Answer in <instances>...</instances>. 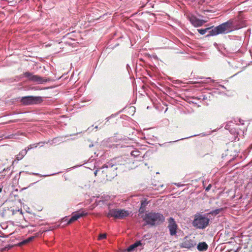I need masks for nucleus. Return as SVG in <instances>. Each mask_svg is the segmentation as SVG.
Returning a JSON list of instances; mask_svg holds the SVG:
<instances>
[{
  "instance_id": "obj_1",
  "label": "nucleus",
  "mask_w": 252,
  "mask_h": 252,
  "mask_svg": "<svg viewBox=\"0 0 252 252\" xmlns=\"http://www.w3.org/2000/svg\"><path fill=\"white\" fill-rule=\"evenodd\" d=\"M238 19H232L223 23L209 31L208 36H215L219 34L227 33L234 30L240 29L242 26L237 24Z\"/></svg>"
},
{
  "instance_id": "obj_2",
  "label": "nucleus",
  "mask_w": 252,
  "mask_h": 252,
  "mask_svg": "<svg viewBox=\"0 0 252 252\" xmlns=\"http://www.w3.org/2000/svg\"><path fill=\"white\" fill-rule=\"evenodd\" d=\"M142 217L145 224L151 226L160 224L165 220V218L162 214L153 211L146 213Z\"/></svg>"
},
{
  "instance_id": "obj_3",
  "label": "nucleus",
  "mask_w": 252,
  "mask_h": 252,
  "mask_svg": "<svg viewBox=\"0 0 252 252\" xmlns=\"http://www.w3.org/2000/svg\"><path fill=\"white\" fill-rule=\"evenodd\" d=\"M209 219L204 215H196L193 221V225L198 229H204L209 224Z\"/></svg>"
},
{
  "instance_id": "obj_4",
  "label": "nucleus",
  "mask_w": 252,
  "mask_h": 252,
  "mask_svg": "<svg viewBox=\"0 0 252 252\" xmlns=\"http://www.w3.org/2000/svg\"><path fill=\"white\" fill-rule=\"evenodd\" d=\"M129 214V212L124 209H110L106 215L108 218L113 217L118 219H124Z\"/></svg>"
},
{
  "instance_id": "obj_5",
  "label": "nucleus",
  "mask_w": 252,
  "mask_h": 252,
  "mask_svg": "<svg viewBox=\"0 0 252 252\" xmlns=\"http://www.w3.org/2000/svg\"><path fill=\"white\" fill-rule=\"evenodd\" d=\"M42 101L41 96H27L22 97L20 101L25 105H29L39 104Z\"/></svg>"
},
{
  "instance_id": "obj_6",
  "label": "nucleus",
  "mask_w": 252,
  "mask_h": 252,
  "mask_svg": "<svg viewBox=\"0 0 252 252\" xmlns=\"http://www.w3.org/2000/svg\"><path fill=\"white\" fill-rule=\"evenodd\" d=\"M23 75L25 77L27 78L28 80L35 82L37 84H43L46 82V80L43 78H42L37 75H34L33 73L30 72H24Z\"/></svg>"
},
{
  "instance_id": "obj_7",
  "label": "nucleus",
  "mask_w": 252,
  "mask_h": 252,
  "mask_svg": "<svg viewBox=\"0 0 252 252\" xmlns=\"http://www.w3.org/2000/svg\"><path fill=\"white\" fill-rule=\"evenodd\" d=\"M102 169H104L102 170L103 172H105L106 174L111 173V175L109 177L110 178H113L117 175L116 170L117 168L116 165L112 164V163L108 162L104 164L102 166Z\"/></svg>"
},
{
  "instance_id": "obj_8",
  "label": "nucleus",
  "mask_w": 252,
  "mask_h": 252,
  "mask_svg": "<svg viewBox=\"0 0 252 252\" xmlns=\"http://www.w3.org/2000/svg\"><path fill=\"white\" fill-rule=\"evenodd\" d=\"M168 222L169 224L168 225V228L170 232V234L171 236L176 235L177 234L178 225L174 220V219L173 218H170L168 220Z\"/></svg>"
},
{
  "instance_id": "obj_9",
  "label": "nucleus",
  "mask_w": 252,
  "mask_h": 252,
  "mask_svg": "<svg viewBox=\"0 0 252 252\" xmlns=\"http://www.w3.org/2000/svg\"><path fill=\"white\" fill-rule=\"evenodd\" d=\"M196 245V243L194 239H188L187 237L184 238V241L181 244V247L182 248L190 249Z\"/></svg>"
},
{
  "instance_id": "obj_10",
  "label": "nucleus",
  "mask_w": 252,
  "mask_h": 252,
  "mask_svg": "<svg viewBox=\"0 0 252 252\" xmlns=\"http://www.w3.org/2000/svg\"><path fill=\"white\" fill-rule=\"evenodd\" d=\"M189 20L190 23L194 26V27H200L203 25L206 21L203 20H200L196 18L195 16H191L189 17Z\"/></svg>"
},
{
  "instance_id": "obj_11",
  "label": "nucleus",
  "mask_w": 252,
  "mask_h": 252,
  "mask_svg": "<svg viewBox=\"0 0 252 252\" xmlns=\"http://www.w3.org/2000/svg\"><path fill=\"white\" fill-rule=\"evenodd\" d=\"M86 215H87L86 213H83V212L76 214L71 217V218L70 219V220L68 221V223H71V222L77 220L79 218L83 217V216H85Z\"/></svg>"
},
{
  "instance_id": "obj_12",
  "label": "nucleus",
  "mask_w": 252,
  "mask_h": 252,
  "mask_svg": "<svg viewBox=\"0 0 252 252\" xmlns=\"http://www.w3.org/2000/svg\"><path fill=\"white\" fill-rule=\"evenodd\" d=\"M148 204V202L146 200H142L141 202V206L139 209V213L140 214H143L145 212L146 207Z\"/></svg>"
},
{
  "instance_id": "obj_13",
  "label": "nucleus",
  "mask_w": 252,
  "mask_h": 252,
  "mask_svg": "<svg viewBox=\"0 0 252 252\" xmlns=\"http://www.w3.org/2000/svg\"><path fill=\"white\" fill-rule=\"evenodd\" d=\"M208 245L207 244L203 242L199 243L197 246V249L199 251H205L208 249Z\"/></svg>"
},
{
  "instance_id": "obj_14",
  "label": "nucleus",
  "mask_w": 252,
  "mask_h": 252,
  "mask_svg": "<svg viewBox=\"0 0 252 252\" xmlns=\"http://www.w3.org/2000/svg\"><path fill=\"white\" fill-rule=\"evenodd\" d=\"M141 245V243L140 241H138L134 243V244L131 245L127 248V251L128 252H131L134 250V249L137 248L138 246Z\"/></svg>"
},
{
  "instance_id": "obj_15",
  "label": "nucleus",
  "mask_w": 252,
  "mask_h": 252,
  "mask_svg": "<svg viewBox=\"0 0 252 252\" xmlns=\"http://www.w3.org/2000/svg\"><path fill=\"white\" fill-rule=\"evenodd\" d=\"M27 151L23 150L21 151L18 155L16 156V159L18 160L22 159L26 155Z\"/></svg>"
},
{
  "instance_id": "obj_16",
  "label": "nucleus",
  "mask_w": 252,
  "mask_h": 252,
  "mask_svg": "<svg viewBox=\"0 0 252 252\" xmlns=\"http://www.w3.org/2000/svg\"><path fill=\"white\" fill-rule=\"evenodd\" d=\"M131 155L134 157H140V158H143L142 156H140V152L138 150H134L131 152Z\"/></svg>"
},
{
  "instance_id": "obj_17",
  "label": "nucleus",
  "mask_w": 252,
  "mask_h": 252,
  "mask_svg": "<svg viewBox=\"0 0 252 252\" xmlns=\"http://www.w3.org/2000/svg\"><path fill=\"white\" fill-rule=\"evenodd\" d=\"M34 237H29L28 238H27V239L23 241L22 242H21L20 243V244L21 245H24V244H27L29 242H30V241H32L33 239H34Z\"/></svg>"
},
{
  "instance_id": "obj_18",
  "label": "nucleus",
  "mask_w": 252,
  "mask_h": 252,
  "mask_svg": "<svg viewBox=\"0 0 252 252\" xmlns=\"http://www.w3.org/2000/svg\"><path fill=\"white\" fill-rule=\"evenodd\" d=\"M210 28H206L205 29H198L197 31L198 32L202 34V35H203L207 31L209 30Z\"/></svg>"
},
{
  "instance_id": "obj_19",
  "label": "nucleus",
  "mask_w": 252,
  "mask_h": 252,
  "mask_svg": "<svg viewBox=\"0 0 252 252\" xmlns=\"http://www.w3.org/2000/svg\"><path fill=\"white\" fill-rule=\"evenodd\" d=\"M106 238V234L104 233V234H100L99 236H98V239L99 240H102V239H105Z\"/></svg>"
},
{
  "instance_id": "obj_20",
  "label": "nucleus",
  "mask_w": 252,
  "mask_h": 252,
  "mask_svg": "<svg viewBox=\"0 0 252 252\" xmlns=\"http://www.w3.org/2000/svg\"><path fill=\"white\" fill-rule=\"evenodd\" d=\"M211 187H212L211 184H209L208 186V187L206 188L205 190L207 191H209L211 189Z\"/></svg>"
},
{
  "instance_id": "obj_21",
  "label": "nucleus",
  "mask_w": 252,
  "mask_h": 252,
  "mask_svg": "<svg viewBox=\"0 0 252 252\" xmlns=\"http://www.w3.org/2000/svg\"><path fill=\"white\" fill-rule=\"evenodd\" d=\"M220 212V209H217L215 211V212L216 214H219Z\"/></svg>"
},
{
  "instance_id": "obj_22",
  "label": "nucleus",
  "mask_w": 252,
  "mask_h": 252,
  "mask_svg": "<svg viewBox=\"0 0 252 252\" xmlns=\"http://www.w3.org/2000/svg\"><path fill=\"white\" fill-rule=\"evenodd\" d=\"M97 172H98V170H96L94 172V174L95 176H96Z\"/></svg>"
},
{
  "instance_id": "obj_23",
  "label": "nucleus",
  "mask_w": 252,
  "mask_h": 252,
  "mask_svg": "<svg viewBox=\"0 0 252 252\" xmlns=\"http://www.w3.org/2000/svg\"><path fill=\"white\" fill-rule=\"evenodd\" d=\"M194 136H196V135H194ZM193 136H194V135H193ZM192 137V136H190L189 137Z\"/></svg>"
},
{
  "instance_id": "obj_24",
  "label": "nucleus",
  "mask_w": 252,
  "mask_h": 252,
  "mask_svg": "<svg viewBox=\"0 0 252 252\" xmlns=\"http://www.w3.org/2000/svg\"><path fill=\"white\" fill-rule=\"evenodd\" d=\"M207 79L210 80V78H208Z\"/></svg>"
},
{
  "instance_id": "obj_25",
  "label": "nucleus",
  "mask_w": 252,
  "mask_h": 252,
  "mask_svg": "<svg viewBox=\"0 0 252 252\" xmlns=\"http://www.w3.org/2000/svg\"><path fill=\"white\" fill-rule=\"evenodd\" d=\"M186 138H185V139H186ZM181 139H182V140H183V139H184V138H182Z\"/></svg>"
},
{
  "instance_id": "obj_26",
  "label": "nucleus",
  "mask_w": 252,
  "mask_h": 252,
  "mask_svg": "<svg viewBox=\"0 0 252 252\" xmlns=\"http://www.w3.org/2000/svg\"><path fill=\"white\" fill-rule=\"evenodd\" d=\"M1 189H0V192H1Z\"/></svg>"
}]
</instances>
